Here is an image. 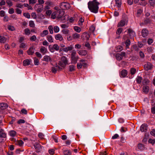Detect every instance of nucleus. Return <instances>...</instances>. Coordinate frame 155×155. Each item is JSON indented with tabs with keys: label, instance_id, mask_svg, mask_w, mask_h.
Instances as JSON below:
<instances>
[{
	"label": "nucleus",
	"instance_id": "1",
	"mask_svg": "<svg viewBox=\"0 0 155 155\" xmlns=\"http://www.w3.org/2000/svg\"><path fill=\"white\" fill-rule=\"evenodd\" d=\"M99 4V3L97 0H93L88 2V8L91 12L96 13L98 12Z\"/></svg>",
	"mask_w": 155,
	"mask_h": 155
},
{
	"label": "nucleus",
	"instance_id": "2",
	"mask_svg": "<svg viewBox=\"0 0 155 155\" xmlns=\"http://www.w3.org/2000/svg\"><path fill=\"white\" fill-rule=\"evenodd\" d=\"M60 7L62 9H68L70 8V4L67 2H62L60 5Z\"/></svg>",
	"mask_w": 155,
	"mask_h": 155
},
{
	"label": "nucleus",
	"instance_id": "3",
	"mask_svg": "<svg viewBox=\"0 0 155 155\" xmlns=\"http://www.w3.org/2000/svg\"><path fill=\"white\" fill-rule=\"evenodd\" d=\"M128 22V20L127 18H123L118 23V27H123L125 25H127Z\"/></svg>",
	"mask_w": 155,
	"mask_h": 155
},
{
	"label": "nucleus",
	"instance_id": "4",
	"mask_svg": "<svg viewBox=\"0 0 155 155\" xmlns=\"http://www.w3.org/2000/svg\"><path fill=\"white\" fill-rule=\"evenodd\" d=\"M153 67V65L150 62H147L144 65V69L146 71L151 69Z\"/></svg>",
	"mask_w": 155,
	"mask_h": 155
},
{
	"label": "nucleus",
	"instance_id": "5",
	"mask_svg": "<svg viewBox=\"0 0 155 155\" xmlns=\"http://www.w3.org/2000/svg\"><path fill=\"white\" fill-rule=\"evenodd\" d=\"M125 56V53L124 52L122 51L120 54L117 53L115 57L116 59L118 60H121L123 57Z\"/></svg>",
	"mask_w": 155,
	"mask_h": 155
},
{
	"label": "nucleus",
	"instance_id": "6",
	"mask_svg": "<svg viewBox=\"0 0 155 155\" xmlns=\"http://www.w3.org/2000/svg\"><path fill=\"white\" fill-rule=\"evenodd\" d=\"M35 8L38 13H40L43 9V5H39V4H36L35 5Z\"/></svg>",
	"mask_w": 155,
	"mask_h": 155
},
{
	"label": "nucleus",
	"instance_id": "7",
	"mask_svg": "<svg viewBox=\"0 0 155 155\" xmlns=\"http://www.w3.org/2000/svg\"><path fill=\"white\" fill-rule=\"evenodd\" d=\"M34 146L37 152H39L41 150V146L39 143H36L34 144Z\"/></svg>",
	"mask_w": 155,
	"mask_h": 155
},
{
	"label": "nucleus",
	"instance_id": "8",
	"mask_svg": "<svg viewBox=\"0 0 155 155\" xmlns=\"http://www.w3.org/2000/svg\"><path fill=\"white\" fill-rule=\"evenodd\" d=\"M62 69V68H61L56 64V66L51 67V71L53 73L55 74L56 73L57 70H60Z\"/></svg>",
	"mask_w": 155,
	"mask_h": 155
},
{
	"label": "nucleus",
	"instance_id": "9",
	"mask_svg": "<svg viewBox=\"0 0 155 155\" xmlns=\"http://www.w3.org/2000/svg\"><path fill=\"white\" fill-rule=\"evenodd\" d=\"M140 130L142 132H145L147 130V125L146 124H142L140 127Z\"/></svg>",
	"mask_w": 155,
	"mask_h": 155
},
{
	"label": "nucleus",
	"instance_id": "10",
	"mask_svg": "<svg viewBox=\"0 0 155 155\" xmlns=\"http://www.w3.org/2000/svg\"><path fill=\"white\" fill-rule=\"evenodd\" d=\"M57 13V18H61L64 14V12L63 10H58Z\"/></svg>",
	"mask_w": 155,
	"mask_h": 155
},
{
	"label": "nucleus",
	"instance_id": "11",
	"mask_svg": "<svg viewBox=\"0 0 155 155\" xmlns=\"http://www.w3.org/2000/svg\"><path fill=\"white\" fill-rule=\"evenodd\" d=\"M148 33V31L146 28L143 29L141 31L142 35L144 37L147 36Z\"/></svg>",
	"mask_w": 155,
	"mask_h": 155
},
{
	"label": "nucleus",
	"instance_id": "12",
	"mask_svg": "<svg viewBox=\"0 0 155 155\" xmlns=\"http://www.w3.org/2000/svg\"><path fill=\"white\" fill-rule=\"evenodd\" d=\"M74 48V47L72 45H70L69 46L67 47L64 48L63 49V50L66 52H67L68 51H71L73 50Z\"/></svg>",
	"mask_w": 155,
	"mask_h": 155
},
{
	"label": "nucleus",
	"instance_id": "13",
	"mask_svg": "<svg viewBox=\"0 0 155 155\" xmlns=\"http://www.w3.org/2000/svg\"><path fill=\"white\" fill-rule=\"evenodd\" d=\"M43 60L46 62H51L52 61V59L50 56L46 55L43 57Z\"/></svg>",
	"mask_w": 155,
	"mask_h": 155
},
{
	"label": "nucleus",
	"instance_id": "14",
	"mask_svg": "<svg viewBox=\"0 0 155 155\" xmlns=\"http://www.w3.org/2000/svg\"><path fill=\"white\" fill-rule=\"evenodd\" d=\"M40 51L43 54H45L48 52V50L46 48L41 46L40 49Z\"/></svg>",
	"mask_w": 155,
	"mask_h": 155
},
{
	"label": "nucleus",
	"instance_id": "15",
	"mask_svg": "<svg viewBox=\"0 0 155 155\" xmlns=\"http://www.w3.org/2000/svg\"><path fill=\"white\" fill-rule=\"evenodd\" d=\"M35 48L32 47H31L27 51V53L28 55H32L34 52Z\"/></svg>",
	"mask_w": 155,
	"mask_h": 155
},
{
	"label": "nucleus",
	"instance_id": "16",
	"mask_svg": "<svg viewBox=\"0 0 155 155\" xmlns=\"http://www.w3.org/2000/svg\"><path fill=\"white\" fill-rule=\"evenodd\" d=\"M78 59V56L71 57V60L72 63L76 64L77 62Z\"/></svg>",
	"mask_w": 155,
	"mask_h": 155
},
{
	"label": "nucleus",
	"instance_id": "17",
	"mask_svg": "<svg viewBox=\"0 0 155 155\" xmlns=\"http://www.w3.org/2000/svg\"><path fill=\"white\" fill-rule=\"evenodd\" d=\"M8 105L6 103H0V108L2 110H4L8 107Z\"/></svg>",
	"mask_w": 155,
	"mask_h": 155
},
{
	"label": "nucleus",
	"instance_id": "18",
	"mask_svg": "<svg viewBox=\"0 0 155 155\" xmlns=\"http://www.w3.org/2000/svg\"><path fill=\"white\" fill-rule=\"evenodd\" d=\"M16 132L14 130H11L8 132V134L11 137H14L16 135Z\"/></svg>",
	"mask_w": 155,
	"mask_h": 155
},
{
	"label": "nucleus",
	"instance_id": "19",
	"mask_svg": "<svg viewBox=\"0 0 155 155\" xmlns=\"http://www.w3.org/2000/svg\"><path fill=\"white\" fill-rule=\"evenodd\" d=\"M31 61V60L26 59L23 61V64L24 66H26L29 65Z\"/></svg>",
	"mask_w": 155,
	"mask_h": 155
},
{
	"label": "nucleus",
	"instance_id": "20",
	"mask_svg": "<svg viewBox=\"0 0 155 155\" xmlns=\"http://www.w3.org/2000/svg\"><path fill=\"white\" fill-rule=\"evenodd\" d=\"M128 32L130 36L131 37H133L135 35V32L131 29H128Z\"/></svg>",
	"mask_w": 155,
	"mask_h": 155
},
{
	"label": "nucleus",
	"instance_id": "21",
	"mask_svg": "<svg viewBox=\"0 0 155 155\" xmlns=\"http://www.w3.org/2000/svg\"><path fill=\"white\" fill-rule=\"evenodd\" d=\"M0 136L6 137V134L5 133L4 130L2 129L0 130Z\"/></svg>",
	"mask_w": 155,
	"mask_h": 155
},
{
	"label": "nucleus",
	"instance_id": "22",
	"mask_svg": "<svg viewBox=\"0 0 155 155\" xmlns=\"http://www.w3.org/2000/svg\"><path fill=\"white\" fill-rule=\"evenodd\" d=\"M61 61L65 64L67 65L68 64V60L67 58L65 56H63L61 58Z\"/></svg>",
	"mask_w": 155,
	"mask_h": 155
},
{
	"label": "nucleus",
	"instance_id": "23",
	"mask_svg": "<svg viewBox=\"0 0 155 155\" xmlns=\"http://www.w3.org/2000/svg\"><path fill=\"white\" fill-rule=\"evenodd\" d=\"M55 38L57 40H59L60 41H61L63 39L62 35L60 34H58L56 35L55 36Z\"/></svg>",
	"mask_w": 155,
	"mask_h": 155
},
{
	"label": "nucleus",
	"instance_id": "24",
	"mask_svg": "<svg viewBox=\"0 0 155 155\" xmlns=\"http://www.w3.org/2000/svg\"><path fill=\"white\" fill-rule=\"evenodd\" d=\"M127 71L125 70H122L120 73V75L123 77H125L127 74Z\"/></svg>",
	"mask_w": 155,
	"mask_h": 155
},
{
	"label": "nucleus",
	"instance_id": "25",
	"mask_svg": "<svg viewBox=\"0 0 155 155\" xmlns=\"http://www.w3.org/2000/svg\"><path fill=\"white\" fill-rule=\"evenodd\" d=\"M78 53L80 55L85 56L87 54V52L86 50H82L79 51Z\"/></svg>",
	"mask_w": 155,
	"mask_h": 155
},
{
	"label": "nucleus",
	"instance_id": "26",
	"mask_svg": "<svg viewBox=\"0 0 155 155\" xmlns=\"http://www.w3.org/2000/svg\"><path fill=\"white\" fill-rule=\"evenodd\" d=\"M116 6L118 8L120 7L121 5V0H115Z\"/></svg>",
	"mask_w": 155,
	"mask_h": 155
},
{
	"label": "nucleus",
	"instance_id": "27",
	"mask_svg": "<svg viewBox=\"0 0 155 155\" xmlns=\"http://www.w3.org/2000/svg\"><path fill=\"white\" fill-rule=\"evenodd\" d=\"M47 39L50 42H53L54 41L53 39L52 36L51 35H48L47 36Z\"/></svg>",
	"mask_w": 155,
	"mask_h": 155
},
{
	"label": "nucleus",
	"instance_id": "28",
	"mask_svg": "<svg viewBox=\"0 0 155 155\" xmlns=\"http://www.w3.org/2000/svg\"><path fill=\"white\" fill-rule=\"evenodd\" d=\"M6 41V38L5 37L0 35V42L1 43H5Z\"/></svg>",
	"mask_w": 155,
	"mask_h": 155
},
{
	"label": "nucleus",
	"instance_id": "29",
	"mask_svg": "<svg viewBox=\"0 0 155 155\" xmlns=\"http://www.w3.org/2000/svg\"><path fill=\"white\" fill-rule=\"evenodd\" d=\"M48 32L47 30H45L41 34V36L42 37H44L48 34Z\"/></svg>",
	"mask_w": 155,
	"mask_h": 155
},
{
	"label": "nucleus",
	"instance_id": "30",
	"mask_svg": "<svg viewBox=\"0 0 155 155\" xmlns=\"http://www.w3.org/2000/svg\"><path fill=\"white\" fill-rule=\"evenodd\" d=\"M72 38L73 39H77L79 38L80 35L77 33H75L72 35Z\"/></svg>",
	"mask_w": 155,
	"mask_h": 155
},
{
	"label": "nucleus",
	"instance_id": "31",
	"mask_svg": "<svg viewBox=\"0 0 155 155\" xmlns=\"http://www.w3.org/2000/svg\"><path fill=\"white\" fill-rule=\"evenodd\" d=\"M143 91L147 93H148L149 91V87L147 86H145L143 87Z\"/></svg>",
	"mask_w": 155,
	"mask_h": 155
},
{
	"label": "nucleus",
	"instance_id": "32",
	"mask_svg": "<svg viewBox=\"0 0 155 155\" xmlns=\"http://www.w3.org/2000/svg\"><path fill=\"white\" fill-rule=\"evenodd\" d=\"M79 18L80 19L78 21V25L80 26H81L83 25L84 20L81 17H80Z\"/></svg>",
	"mask_w": 155,
	"mask_h": 155
},
{
	"label": "nucleus",
	"instance_id": "33",
	"mask_svg": "<svg viewBox=\"0 0 155 155\" xmlns=\"http://www.w3.org/2000/svg\"><path fill=\"white\" fill-rule=\"evenodd\" d=\"M142 79V78L141 77L138 76L136 79V81L137 83L140 84L141 83Z\"/></svg>",
	"mask_w": 155,
	"mask_h": 155
},
{
	"label": "nucleus",
	"instance_id": "34",
	"mask_svg": "<svg viewBox=\"0 0 155 155\" xmlns=\"http://www.w3.org/2000/svg\"><path fill=\"white\" fill-rule=\"evenodd\" d=\"M63 153L64 155H71V153L68 150H63Z\"/></svg>",
	"mask_w": 155,
	"mask_h": 155
},
{
	"label": "nucleus",
	"instance_id": "35",
	"mask_svg": "<svg viewBox=\"0 0 155 155\" xmlns=\"http://www.w3.org/2000/svg\"><path fill=\"white\" fill-rule=\"evenodd\" d=\"M80 62L82 64L83 67L84 68L87 66V64L86 62H85V61L84 60L81 59L80 60Z\"/></svg>",
	"mask_w": 155,
	"mask_h": 155
},
{
	"label": "nucleus",
	"instance_id": "36",
	"mask_svg": "<svg viewBox=\"0 0 155 155\" xmlns=\"http://www.w3.org/2000/svg\"><path fill=\"white\" fill-rule=\"evenodd\" d=\"M74 29L75 31L78 33L80 32L81 31V28L77 26H74Z\"/></svg>",
	"mask_w": 155,
	"mask_h": 155
},
{
	"label": "nucleus",
	"instance_id": "37",
	"mask_svg": "<svg viewBox=\"0 0 155 155\" xmlns=\"http://www.w3.org/2000/svg\"><path fill=\"white\" fill-rule=\"evenodd\" d=\"M48 29L49 30V31L50 33L51 34H53V26L52 25H50L48 27Z\"/></svg>",
	"mask_w": 155,
	"mask_h": 155
},
{
	"label": "nucleus",
	"instance_id": "38",
	"mask_svg": "<svg viewBox=\"0 0 155 155\" xmlns=\"http://www.w3.org/2000/svg\"><path fill=\"white\" fill-rule=\"evenodd\" d=\"M70 71H72L75 70V66L74 65H70L69 66Z\"/></svg>",
	"mask_w": 155,
	"mask_h": 155
},
{
	"label": "nucleus",
	"instance_id": "39",
	"mask_svg": "<svg viewBox=\"0 0 155 155\" xmlns=\"http://www.w3.org/2000/svg\"><path fill=\"white\" fill-rule=\"evenodd\" d=\"M149 2L151 6L153 7L155 5V0H150Z\"/></svg>",
	"mask_w": 155,
	"mask_h": 155
},
{
	"label": "nucleus",
	"instance_id": "40",
	"mask_svg": "<svg viewBox=\"0 0 155 155\" xmlns=\"http://www.w3.org/2000/svg\"><path fill=\"white\" fill-rule=\"evenodd\" d=\"M125 44L127 48H128V46L130 44V40L127 39L125 41Z\"/></svg>",
	"mask_w": 155,
	"mask_h": 155
},
{
	"label": "nucleus",
	"instance_id": "41",
	"mask_svg": "<svg viewBox=\"0 0 155 155\" xmlns=\"http://www.w3.org/2000/svg\"><path fill=\"white\" fill-rule=\"evenodd\" d=\"M28 46L25 43H22L21 44L20 46V48H25L27 47Z\"/></svg>",
	"mask_w": 155,
	"mask_h": 155
},
{
	"label": "nucleus",
	"instance_id": "42",
	"mask_svg": "<svg viewBox=\"0 0 155 155\" xmlns=\"http://www.w3.org/2000/svg\"><path fill=\"white\" fill-rule=\"evenodd\" d=\"M34 63L35 65H38L39 64L38 60L35 57L34 58Z\"/></svg>",
	"mask_w": 155,
	"mask_h": 155
},
{
	"label": "nucleus",
	"instance_id": "43",
	"mask_svg": "<svg viewBox=\"0 0 155 155\" xmlns=\"http://www.w3.org/2000/svg\"><path fill=\"white\" fill-rule=\"evenodd\" d=\"M29 25L31 27H34L35 26V24L34 21H29Z\"/></svg>",
	"mask_w": 155,
	"mask_h": 155
},
{
	"label": "nucleus",
	"instance_id": "44",
	"mask_svg": "<svg viewBox=\"0 0 155 155\" xmlns=\"http://www.w3.org/2000/svg\"><path fill=\"white\" fill-rule=\"evenodd\" d=\"M57 13L56 12L53 13L51 15V18L53 19H55L56 17H57Z\"/></svg>",
	"mask_w": 155,
	"mask_h": 155
},
{
	"label": "nucleus",
	"instance_id": "45",
	"mask_svg": "<svg viewBox=\"0 0 155 155\" xmlns=\"http://www.w3.org/2000/svg\"><path fill=\"white\" fill-rule=\"evenodd\" d=\"M83 35L85 37V39L86 40H88L89 39L90 37V35L88 34L87 33H84L83 34Z\"/></svg>",
	"mask_w": 155,
	"mask_h": 155
},
{
	"label": "nucleus",
	"instance_id": "46",
	"mask_svg": "<svg viewBox=\"0 0 155 155\" xmlns=\"http://www.w3.org/2000/svg\"><path fill=\"white\" fill-rule=\"evenodd\" d=\"M53 47L54 49V50H55L56 51H58L59 50V47L58 46L57 44H55L53 46Z\"/></svg>",
	"mask_w": 155,
	"mask_h": 155
},
{
	"label": "nucleus",
	"instance_id": "47",
	"mask_svg": "<svg viewBox=\"0 0 155 155\" xmlns=\"http://www.w3.org/2000/svg\"><path fill=\"white\" fill-rule=\"evenodd\" d=\"M150 82V81L149 80L147 79H144L142 82V84L144 85L148 84Z\"/></svg>",
	"mask_w": 155,
	"mask_h": 155
},
{
	"label": "nucleus",
	"instance_id": "48",
	"mask_svg": "<svg viewBox=\"0 0 155 155\" xmlns=\"http://www.w3.org/2000/svg\"><path fill=\"white\" fill-rule=\"evenodd\" d=\"M122 50V47L121 46H118L116 47V50L117 51L120 52Z\"/></svg>",
	"mask_w": 155,
	"mask_h": 155
},
{
	"label": "nucleus",
	"instance_id": "49",
	"mask_svg": "<svg viewBox=\"0 0 155 155\" xmlns=\"http://www.w3.org/2000/svg\"><path fill=\"white\" fill-rule=\"evenodd\" d=\"M6 3L10 7L13 5V3L10 0H7Z\"/></svg>",
	"mask_w": 155,
	"mask_h": 155
},
{
	"label": "nucleus",
	"instance_id": "50",
	"mask_svg": "<svg viewBox=\"0 0 155 155\" xmlns=\"http://www.w3.org/2000/svg\"><path fill=\"white\" fill-rule=\"evenodd\" d=\"M54 30L55 32L57 33L59 31V28L58 26H55L54 27Z\"/></svg>",
	"mask_w": 155,
	"mask_h": 155
},
{
	"label": "nucleus",
	"instance_id": "51",
	"mask_svg": "<svg viewBox=\"0 0 155 155\" xmlns=\"http://www.w3.org/2000/svg\"><path fill=\"white\" fill-rule=\"evenodd\" d=\"M25 33L26 35H29L30 33V31L28 28H26L24 30Z\"/></svg>",
	"mask_w": 155,
	"mask_h": 155
},
{
	"label": "nucleus",
	"instance_id": "52",
	"mask_svg": "<svg viewBox=\"0 0 155 155\" xmlns=\"http://www.w3.org/2000/svg\"><path fill=\"white\" fill-rule=\"evenodd\" d=\"M130 73L131 74H134L136 72V69L134 68H132L130 70Z\"/></svg>",
	"mask_w": 155,
	"mask_h": 155
},
{
	"label": "nucleus",
	"instance_id": "53",
	"mask_svg": "<svg viewBox=\"0 0 155 155\" xmlns=\"http://www.w3.org/2000/svg\"><path fill=\"white\" fill-rule=\"evenodd\" d=\"M17 143V144L20 147L22 146L24 143V142L21 140H19L18 141Z\"/></svg>",
	"mask_w": 155,
	"mask_h": 155
},
{
	"label": "nucleus",
	"instance_id": "54",
	"mask_svg": "<svg viewBox=\"0 0 155 155\" xmlns=\"http://www.w3.org/2000/svg\"><path fill=\"white\" fill-rule=\"evenodd\" d=\"M48 48L50 51L51 52H53L54 51V49L53 47V46L51 45H50L49 46Z\"/></svg>",
	"mask_w": 155,
	"mask_h": 155
},
{
	"label": "nucleus",
	"instance_id": "55",
	"mask_svg": "<svg viewBox=\"0 0 155 155\" xmlns=\"http://www.w3.org/2000/svg\"><path fill=\"white\" fill-rule=\"evenodd\" d=\"M58 64L62 67H64L66 65L64 64V63L61 61H60L59 62Z\"/></svg>",
	"mask_w": 155,
	"mask_h": 155
},
{
	"label": "nucleus",
	"instance_id": "56",
	"mask_svg": "<svg viewBox=\"0 0 155 155\" xmlns=\"http://www.w3.org/2000/svg\"><path fill=\"white\" fill-rule=\"evenodd\" d=\"M23 15L24 16L28 18H30V15L28 13H25L23 14Z\"/></svg>",
	"mask_w": 155,
	"mask_h": 155
},
{
	"label": "nucleus",
	"instance_id": "57",
	"mask_svg": "<svg viewBox=\"0 0 155 155\" xmlns=\"http://www.w3.org/2000/svg\"><path fill=\"white\" fill-rule=\"evenodd\" d=\"M24 5L25 7L28 8V9H31V10L32 9V8L31 6L30 5H29L28 4H24Z\"/></svg>",
	"mask_w": 155,
	"mask_h": 155
},
{
	"label": "nucleus",
	"instance_id": "58",
	"mask_svg": "<svg viewBox=\"0 0 155 155\" xmlns=\"http://www.w3.org/2000/svg\"><path fill=\"white\" fill-rule=\"evenodd\" d=\"M122 31V29L121 28H119L117 30L116 33L118 35H120L121 34Z\"/></svg>",
	"mask_w": 155,
	"mask_h": 155
},
{
	"label": "nucleus",
	"instance_id": "59",
	"mask_svg": "<svg viewBox=\"0 0 155 155\" xmlns=\"http://www.w3.org/2000/svg\"><path fill=\"white\" fill-rule=\"evenodd\" d=\"M76 53L75 50H73L71 54V57L78 56L76 55Z\"/></svg>",
	"mask_w": 155,
	"mask_h": 155
},
{
	"label": "nucleus",
	"instance_id": "60",
	"mask_svg": "<svg viewBox=\"0 0 155 155\" xmlns=\"http://www.w3.org/2000/svg\"><path fill=\"white\" fill-rule=\"evenodd\" d=\"M90 31L91 32L93 33L95 30V28L93 26H91L89 28Z\"/></svg>",
	"mask_w": 155,
	"mask_h": 155
},
{
	"label": "nucleus",
	"instance_id": "61",
	"mask_svg": "<svg viewBox=\"0 0 155 155\" xmlns=\"http://www.w3.org/2000/svg\"><path fill=\"white\" fill-rule=\"evenodd\" d=\"M21 113L22 114H27V110L25 109H22L21 110Z\"/></svg>",
	"mask_w": 155,
	"mask_h": 155
},
{
	"label": "nucleus",
	"instance_id": "62",
	"mask_svg": "<svg viewBox=\"0 0 155 155\" xmlns=\"http://www.w3.org/2000/svg\"><path fill=\"white\" fill-rule=\"evenodd\" d=\"M36 37L35 35L33 36L30 38V40L31 41H35L36 39Z\"/></svg>",
	"mask_w": 155,
	"mask_h": 155
},
{
	"label": "nucleus",
	"instance_id": "63",
	"mask_svg": "<svg viewBox=\"0 0 155 155\" xmlns=\"http://www.w3.org/2000/svg\"><path fill=\"white\" fill-rule=\"evenodd\" d=\"M37 2V1L36 0H29V4H34L35 3Z\"/></svg>",
	"mask_w": 155,
	"mask_h": 155
},
{
	"label": "nucleus",
	"instance_id": "64",
	"mask_svg": "<svg viewBox=\"0 0 155 155\" xmlns=\"http://www.w3.org/2000/svg\"><path fill=\"white\" fill-rule=\"evenodd\" d=\"M15 11L18 14H20L21 13V10L18 8H17L16 9Z\"/></svg>",
	"mask_w": 155,
	"mask_h": 155
}]
</instances>
